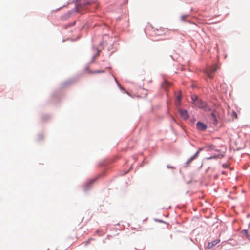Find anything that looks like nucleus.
<instances>
[{"label":"nucleus","mask_w":250,"mask_h":250,"mask_svg":"<svg viewBox=\"0 0 250 250\" xmlns=\"http://www.w3.org/2000/svg\"><path fill=\"white\" fill-rule=\"evenodd\" d=\"M194 104L198 108L205 111H208L210 110V107L207 104L201 100H197L194 102Z\"/></svg>","instance_id":"f257e3e1"},{"label":"nucleus","mask_w":250,"mask_h":250,"mask_svg":"<svg viewBox=\"0 0 250 250\" xmlns=\"http://www.w3.org/2000/svg\"><path fill=\"white\" fill-rule=\"evenodd\" d=\"M217 69V66L213 65L210 67H208L205 70V73L208 78L212 79L213 78L212 74H213Z\"/></svg>","instance_id":"f03ea898"},{"label":"nucleus","mask_w":250,"mask_h":250,"mask_svg":"<svg viewBox=\"0 0 250 250\" xmlns=\"http://www.w3.org/2000/svg\"><path fill=\"white\" fill-rule=\"evenodd\" d=\"M203 150L202 148H200L196 152V153L191 157L186 163V165L187 166H188L190 163L198 157L199 153Z\"/></svg>","instance_id":"7ed1b4c3"},{"label":"nucleus","mask_w":250,"mask_h":250,"mask_svg":"<svg viewBox=\"0 0 250 250\" xmlns=\"http://www.w3.org/2000/svg\"><path fill=\"white\" fill-rule=\"evenodd\" d=\"M179 112L181 116L185 120L188 119L189 118V115L187 110L184 109H180Z\"/></svg>","instance_id":"20e7f679"},{"label":"nucleus","mask_w":250,"mask_h":250,"mask_svg":"<svg viewBox=\"0 0 250 250\" xmlns=\"http://www.w3.org/2000/svg\"><path fill=\"white\" fill-rule=\"evenodd\" d=\"M196 126L198 129L202 131L205 130L207 128L206 125L200 122L197 123Z\"/></svg>","instance_id":"39448f33"},{"label":"nucleus","mask_w":250,"mask_h":250,"mask_svg":"<svg viewBox=\"0 0 250 250\" xmlns=\"http://www.w3.org/2000/svg\"><path fill=\"white\" fill-rule=\"evenodd\" d=\"M219 242H220L219 239H216L215 240L212 241L211 242H209L208 243L207 248L210 249V248H212L213 246H214L216 244H217Z\"/></svg>","instance_id":"423d86ee"},{"label":"nucleus","mask_w":250,"mask_h":250,"mask_svg":"<svg viewBox=\"0 0 250 250\" xmlns=\"http://www.w3.org/2000/svg\"><path fill=\"white\" fill-rule=\"evenodd\" d=\"M181 93H179L176 96L177 101L176 102V104L178 106H179L181 105Z\"/></svg>","instance_id":"0eeeda50"},{"label":"nucleus","mask_w":250,"mask_h":250,"mask_svg":"<svg viewBox=\"0 0 250 250\" xmlns=\"http://www.w3.org/2000/svg\"><path fill=\"white\" fill-rule=\"evenodd\" d=\"M222 157V156L221 155H214L213 156L210 157L208 158V159H216L217 158H221Z\"/></svg>","instance_id":"6e6552de"},{"label":"nucleus","mask_w":250,"mask_h":250,"mask_svg":"<svg viewBox=\"0 0 250 250\" xmlns=\"http://www.w3.org/2000/svg\"><path fill=\"white\" fill-rule=\"evenodd\" d=\"M169 85H170V83H168V82H167L166 81H165L162 84V86L163 87H166L167 86H168Z\"/></svg>","instance_id":"1a4fd4ad"},{"label":"nucleus","mask_w":250,"mask_h":250,"mask_svg":"<svg viewBox=\"0 0 250 250\" xmlns=\"http://www.w3.org/2000/svg\"><path fill=\"white\" fill-rule=\"evenodd\" d=\"M192 100L193 101V104H194V102L197 100H199L196 95H192L191 97Z\"/></svg>","instance_id":"9d476101"},{"label":"nucleus","mask_w":250,"mask_h":250,"mask_svg":"<svg viewBox=\"0 0 250 250\" xmlns=\"http://www.w3.org/2000/svg\"><path fill=\"white\" fill-rule=\"evenodd\" d=\"M90 3V2L89 1H86V2H81V5H83V8H84L85 7L86 8V5H88Z\"/></svg>","instance_id":"9b49d317"},{"label":"nucleus","mask_w":250,"mask_h":250,"mask_svg":"<svg viewBox=\"0 0 250 250\" xmlns=\"http://www.w3.org/2000/svg\"><path fill=\"white\" fill-rule=\"evenodd\" d=\"M214 146L212 145V146H208L207 147V150L208 151H209V150H212L214 149Z\"/></svg>","instance_id":"f8f14e48"},{"label":"nucleus","mask_w":250,"mask_h":250,"mask_svg":"<svg viewBox=\"0 0 250 250\" xmlns=\"http://www.w3.org/2000/svg\"><path fill=\"white\" fill-rule=\"evenodd\" d=\"M211 117H212V118L213 119V120H214V123H215V124H216V123H217V119H216V117H215V115H214V113H212V114H211Z\"/></svg>","instance_id":"ddd939ff"},{"label":"nucleus","mask_w":250,"mask_h":250,"mask_svg":"<svg viewBox=\"0 0 250 250\" xmlns=\"http://www.w3.org/2000/svg\"><path fill=\"white\" fill-rule=\"evenodd\" d=\"M247 238L250 241V235L248 234V232L246 230H244Z\"/></svg>","instance_id":"4468645a"},{"label":"nucleus","mask_w":250,"mask_h":250,"mask_svg":"<svg viewBox=\"0 0 250 250\" xmlns=\"http://www.w3.org/2000/svg\"><path fill=\"white\" fill-rule=\"evenodd\" d=\"M232 116L234 117L235 118H237V114L235 112V111H233L232 112Z\"/></svg>","instance_id":"2eb2a0df"}]
</instances>
